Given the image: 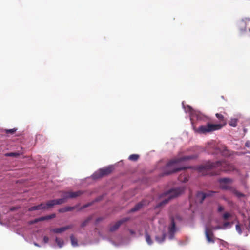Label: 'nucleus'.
<instances>
[{"mask_svg":"<svg viewBox=\"0 0 250 250\" xmlns=\"http://www.w3.org/2000/svg\"><path fill=\"white\" fill-rule=\"evenodd\" d=\"M34 245L35 246H37V247H40V246L38 243H36V242H34Z\"/></svg>","mask_w":250,"mask_h":250,"instance_id":"38","label":"nucleus"},{"mask_svg":"<svg viewBox=\"0 0 250 250\" xmlns=\"http://www.w3.org/2000/svg\"><path fill=\"white\" fill-rule=\"evenodd\" d=\"M215 192H213V191H209L207 192H205V194H206V198L207 197H208V196H212L213 194Z\"/></svg>","mask_w":250,"mask_h":250,"instance_id":"31","label":"nucleus"},{"mask_svg":"<svg viewBox=\"0 0 250 250\" xmlns=\"http://www.w3.org/2000/svg\"><path fill=\"white\" fill-rule=\"evenodd\" d=\"M16 131V129H8L6 130V133H10V134H13Z\"/></svg>","mask_w":250,"mask_h":250,"instance_id":"30","label":"nucleus"},{"mask_svg":"<svg viewBox=\"0 0 250 250\" xmlns=\"http://www.w3.org/2000/svg\"><path fill=\"white\" fill-rule=\"evenodd\" d=\"M20 155V153L18 152H10L5 154V156L7 157H17Z\"/></svg>","mask_w":250,"mask_h":250,"instance_id":"26","label":"nucleus"},{"mask_svg":"<svg viewBox=\"0 0 250 250\" xmlns=\"http://www.w3.org/2000/svg\"><path fill=\"white\" fill-rule=\"evenodd\" d=\"M48 209V207L47 205V203L44 204L43 203H41L37 206H33L28 208V210L29 211H32L36 210H41V209Z\"/></svg>","mask_w":250,"mask_h":250,"instance_id":"12","label":"nucleus"},{"mask_svg":"<svg viewBox=\"0 0 250 250\" xmlns=\"http://www.w3.org/2000/svg\"><path fill=\"white\" fill-rule=\"evenodd\" d=\"M55 217V215L54 214H51L50 215H47L46 216L41 217L39 218H37L34 220L35 223H37L39 221H42L46 220H49L50 219H52Z\"/></svg>","mask_w":250,"mask_h":250,"instance_id":"16","label":"nucleus"},{"mask_svg":"<svg viewBox=\"0 0 250 250\" xmlns=\"http://www.w3.org/2000/svg\"><path fill=\"white\" fill-rule=\"evenodd\" d=\"M206 198V194L205 192H199L196 195V201L200 203H202L204 199Z\"/></svg>","mask_w":250,"mask_h":250,"instance_id":"15","label":"nucleus"},{"mask_svg":"<svg viewBox=\"0 0 250 250\" xmlns=\"http://www.w3.org/2000/svg\"><path fill=\"white\" fill-rule=\"evenodd\" d=\"M139 157V156L137 154H131L129 156L128 159L130 161H136Z\"/></svg>","mask_w":250,"mask_h":250,"instance_id":"25","label":"nucleus"},{"mask_svg":"<svg viewBox=\"0 0 250 250\" xmlns=\"http://www.w3.org/2000/svg\"><path fill=\"white\" fill-rule=\"evenodd\" d=\"M205 234L207 242L209 243H214V234L211 229H209L207 227L205 228Z\"/></svg>","mask_w":250,"mask_h":250,"instance_id":"8","label":"nucleus"},{"mask_svg":"<svg viewBox=\"0 0 250 250\" xmlns=\"http://www.w3.org/2000/svg\"><path fill=\"white\" fill-rule=\"evenodd\" d=\"M90 220V218H88L86 219H85L83 222L81 224V227H84L85 226L87 225V224L88 223L89 221Z\"/></svg>","mask_w":250,"mask_h":250,"instance_id":"28","label":"nucleus"},{"mask_svg":"<svg viewBox=\"0 0 250 250\" xmlns=\"http://www.w3.org/2000/svg\"><path fill=\"white\" fill-rule=\"evenodd\" d=\"M224 208L222 206L219 205L218 206V212H221L223 210H224Z\"/></svg>","mask_w":250,"mask_h":250,"instance_id":"34","label":"nucleus"},{"mask_svg":"<svg viewBox=\"0 0 250 250\" xmlns=\"http://www.w3.org/2000/svg\"><path fill=\"white\" fill-rule=\"evenodd\" d=\"M232 224V223H230L229 222H226L223 223V227L224 229H225L228 226H230Z\"/></svg>","mask_w":250,"mask_h":250,"instance_id":"32","label":"nucleus"},{"mask_svg":"<svg viewBox=\"0 0 250 250\" xmlns=\"http://www.w3.org/2000/svg\"><path fill=\"white\" fill-rule=\"evenodd\" d=\"M143 206H144L143 202H139L137 204H136L134 208H132L130 210L129 212H134L137 211L139 210V209H140L143 207Z\"/></svg>","mask_w":250,"mask_h":250,"instance_id":"17","label":"nucleus"},{"mask_svg":"<svg viewBox=\"0 0 250 250\" xmlns=\"http://www.w3.org/2000/svg\"><path fill=\"white\" fill-rule=\"evenodd\" d=\"M215 116L221 121L223 122H225V121L224 118V116L221 114L216 113L215 114Z\"/></svg>","mask_w":250,"mask_h":250,"instance_id":"27","label":"nucleus"},{"mask_svg":"<svg viewBox=\"0 0 250 250\" xmlns=\"http://www.w3.org/2000/svg\"><path fill=\"white\" fill-rule=\"evenodd\" d=\"M70 239H71L72 245L73 246L76 247V246H78L77 239L73 235L71 236Z\"/></svg>","mask_w":250,"mask_h":250,"instance_id":"22","label":"nucleus"},{"mask_svg":"<svg viewBox=\"0 0 250 250\" xmlns=\"http://www.w3.org/2000/svg\"><path fill=\"white\" fill-rule=\"evenodd\" d=\"M112 171V167L109 166L107 167L100 168L92 175L94 179L101 178L104 176L109 175Z\"/></svg>","mask_w":250,"mask_h":250,"instance_id":"6","label":"nucleus"},{"mask_svg":"<svg viewBox=\"0 0 250 250\" xmlns=\"http://www.w3.org/2000/svg\"><path fill=\"white\" fill-rule=\"evenodd\" d=\"M43 241L45 243H47L49 241V238L47 236H44L43 237Z\"/></svg>","mask_w":250,"mask_h":250,"instance_id":"36","label":"nucleus"},{"mask_svg":"<svg viewBox=\"0 0 250 250\" xmlns=\"http://www.w3.org/2000/svg\"><path fill=\"white\" fill-rule=\"evenodd\" d=\"M197 169L204 175H218L221 171L229 172L234 170L233 165L226 161H218L215 163L208 162L197 167Z\"/></svg>","mask_w":250,"mask_h":250,"instance_id":"1","label":"nucleus"},{"mask_svg":"<svg viewBox=\"0 0 250 250\" xmlns=\"http://www.w3.org/2000/svg\"><path fill=\"white\" fill-rule=\"evenodd\" d=\"M84 192L82 190H79L76 192L64 191L62 192V198L48 201L47 202V205L48 207V208H49L54 205H61L65 203L68 199L75 198L80 196Z\"/></svg>","mask_w":250,"mask_h":250,"instance_id":"3","label":"nucleus"},{"mask_svg":"<svg viewBox=\"0 0 250 250\" xmlns=\"http://www.w3.org/2000/svg\"><path fill=\"white\" fill-rule=\"evenodd\" d=\"M197 157V155H190L175 157L171 159L167 163L164 175H169L181 170H185L187 168H190V167H177L176 165L183 161L195 159Z\"/></svg>","mask_w":250,"mask_h":250,"instance_id":"2","label":"nucleus"},{"mask_svg":"<svg viewBox=\"0 0 250 250\" xmlns=\"http://www.w3.org/2000/svg\"><path fill=\"white\" fill-rule=\"evenodd\" d=\"M72 228V225H68L60 228H55L52 229V231L56 233H61L68 229Z\"/></svg>","mask_w":250,"mask_h":250,"instance_id":"13","label":"nucleus"},{"mask_svg":"<svg viewBox=\"0 0 250 250\" xmlns=\"http://www.w3.org/2000/svg\"><path fill=\"white\" fill-rule=\"evenodd\" d=\"M230 191L232 192L233 194H234L237 197H238L239 198H241V197H243L245 196V195L244 194L241 193L240 192H239V191L236 190L234 188H232Z\"/></svg>","mask_w":250,"mask_h":250,"instance_id":"19","label":"nucleus"},{"mask_svg":"<svg viewBox=\"0 0 250 250\" xmlns=\"http://www.w3.org/2000/svg\"><path fill=\"white\" fill-rule=\"evenodd\" d=\"M76 208L75 207H65L63 208L60 209H59V212H65L67 211H70L73 210Z\"/></svg>","mask_w":250,"mask_h":250,"instance_id":"18","label":"nucleus"},{"mask_svg":"<svg viewBox=\"0 0 250 250\" xmlns=\"http://www.w3.org/2000/svg\"><path fill=\"white\" fill-rule=\"evenodd\" d=\"M232 179L229 178H222L218 179L220 183V188L223 190H228L231 191L232 187L229 185L233 182Z\"/></svg>","mask_w":250,"mask_h":250,"instance_id":"7","label":"nucleus"},{"mask_svg":"<svg viewBox=\"0 0 250 250\" xmlns=\"http://www.w3.org/2000/svg\"><path fill=\"white\" fill-rule=\"evenodd\" d=\"M245 146L248 148H250V141H247L245 143Z\"/></svg>","mask_w":250,"mask_h":250,"instance_id":"37","label":"nucleus"},{"mask_svg":"<svg viewBox=\"0 0 250 250\" xmlns=\"http://www.w3.org/2000/svg\"><path fill=\"white\" fill-rule=\"evenodd\" d=\"M249 23H250V19H242L238 22V27L241 32L246 31Z\"/></svg>","mask_w":250,"mask_h":250,"instance_id":"9","label":"nucleus"},{"mask_svg":"<svg viewBox=\"0 0 250 250\" xmlns=\"http://www.w3.org/2000/svg\"><path fill=\"white\" fill-rule=\"evenodd\" d=\"M131 233H133V232L132 231H131Z\"/></svg>","mask_w":250,"mask_h":250,"instance_id":"39","label":"nucleus"},{"mask_svg":"<svg viewBox=\"0 0 250 250\" xmlns=\"http://www.w3.org/2000/svg\"><path fill=\"white\" fill-rule=\"evenodd\" d=\"M236 229L239 233H241V227L239 224L236 225Z\"/></svg>","mask_w":250,"mask_h":250,"instance_id":"33","label":"nucleus"},{"mask_svg":"<svg viewBox=\"0 0 250 250\" xmlns=\"http://www.w3.org/2000/svg\"><path fill=\"white\" fill-rule=\"evenodd\" d=\"M231 216V215L228 212L225 213L223 215V217L224 220H227L229 217Z\"/></svg>","mask_w":250,"mask_h":250,"instance_id":"29","label":"nucleus"},{"mask_svg":"<svg viewBox=\"0 0 250 250\" xmlns=\"http://www.w3.org/2000/svg\"><path fill=\"white\" fill-rule=\"evenodd\" d=\"M223 126V125L220 124H212L208 123L206 125H201L198 128L195 129V131L200 134H206L214 131L219 130Z\"/></svg>","mask_w":250,"mask_h":250,"instance_id":"5","label":"nucleus"},{"mask_svg":"<svg viewBox=\"0 0 250 250\" xmlns=\"http://www.w3.org/2000/svg\"><path fill=\"white\" fill-rule=\"evenodd\" d=\"M222 228V227L220 226H217L216 227H214L212 228H211L212 230H217V229H221Z\"/></svg>","mask_w":250,"mask_h":250,"instance_id":"35","label":"nucleus"},{"mask_svg":"<svg viewBox=\"0 0 250 250\" xmlns=\"http://www.w3.org/2000/svg\"><path fill=\"white\" fill-rule=\"evenodd\" d=\"M55 241H56V243L57 244L58 246L60 248H61L62 247V246L63 245V241L62 239L56 237L55 239Z\"/></svg>","mask_w":250,"mask_h":250,"instance_id":"24","label":"nucleus"},{"mask_svg":"<svg viewBox=\"0 0 250 250\" xmlns=\"http://www.w3.org/2000/svg\"><path fill=\"white\" fill-rule=\"evenodd\" d=\"M145 238L148 245H151L153 243V241L151 239L150 236L147 232L145 233Z\"/></svg>","mask_w":250,"mask_h":250,"instance_id":"21","label":"nucleus"},{"mask_svg":"<svg viewBox=\"0 0 250 250\" xmlns=\"http://www.w3.org/2000/svg\"><path fill=\"white\" fill-rule=\"evenodd\" d=\"M238 119L236 118L231 119L229 121V124L230 126L232 127H236L237 125Z\"/></svg>","mask_w":250,"mask_h":250,"instance_id":"20","label":"nucleus"},{"mask_svg":"<svg viewBox=\"0 0 250 250\" xmlns=\"http://www.w3.org/2000/svg\"><path fill=\"white\" fill-rule=\"evenodd\" d=\"M184 188H178L171 189L168 191L164 193L163 194L162 196L165 197V199L158 203L156 206V208H159L164 206L166 204H167L171 199L181 194L184 191Z\"/></svg>","mask_w":250,"mask_h":250,"instance_id":"4","label":"nucleus"},{"mask_svg":"<svg viewBox=\"0 0 250 250\" xmlns=\"http://www.w3.org/2000/svg\"><path fill=\"white\" fill-rule=\"evenodd\" d=\"M127 220H128V219H127V218L123 219L118 221V222H117L113 225H111V226L110 227V231H111V232L115 231L119 229V227L124 222L127 221Z\"/></svg>","mask_w":250,"mask_h":250,"instance_id":"10","label":"nucleus"},{"mask_svg":"<svg viewBox=\"0 0 250 250\" xmlns=\"http://www.w3.org/2000/svg\"><path fill=\"white\" fill-rule=\"evenodd\" d=\"M178 179L180 182L186 183L188 180V174L187 171H184L180 175Z\"/></svg>","mask_w":250,"mask_h":250,"instance_id":"14","label":"nucleus"},{"mask_svg":"<svg viewBox=\"0 0 250 250\" xmlns=\"http://www.w3.org/2000/svg\"><path fill=\"white\" fill-rule=\"evenodd\" d=\"M176 231V226L174 220V218L172 217L171 218V226L168 228V233L170 235V239H172L174 237V233Z\"/></svg>","mask_w":250,"mask_h":250,"instance_id":"11","label":"nucleus"},{"mask_svg":"<svg viewBox=\"0 0 250 250\" xmlns=\"http://www.w3.org/2000/svg\"><path fill=\"white\" fill-rule=\"evenodd\" d=\"M166 234L163 233L161 236V237H159L158 236H156L155 237L156 240L159 243L163 242L165 239Z\"/></svg>","mask_w":250,"mask_h":250,"instance_id":"23","label":"nucleus"}]
</instances>
